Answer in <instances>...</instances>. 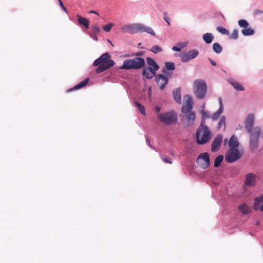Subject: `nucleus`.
Returning <instances> with one entry per match:
<instances>
[{
    "label": "nucleus",
    "mask_w": 263,
    "mask_h": 263,
    "mask_svg": "<svg viewBox=\"0 0 263 263\" xmlns=\"http://www.w3.org/2000/svg\"><path fill=\"white\" fill-rule=\"evenodd\" d=\"M201 113H202V120H204V118L209 117L208 114L207 112H205L204 111L202 110Z\"/></svg>",
    "instance_id": "nucleus-44"
},
{
    "label": "nucleus",
    "mask_w": 263,
    "mask_h": 263,
    "mask_svg": "<svg viewBox=\"0 0 263 263\" xmlns=\"http://www.w3.org/2000/svg\"><path fill=\"white\" fill-rule=\"evenodd\" d=\"M223 159V157L222 155H220L217 157L214 161V166L217 167L219 166L220 163L222 161Z\"/></svg>",
    "instance_id": "nucleus-34"
},
{
    "label": "nucleus",
    "mask_w": 263,
    "mask_h": 263,
    "mask_svg": "<svg viewBox=\"0 0 263 263\" xmlns=\"http://www.w3.org/2000/svg\"><path fill=\"white\" fill-rule=\"evenodd\" d=\"M198 164L202 168H206L210 164V158L208 153L201 154L196 160Z\"/></svg>",
    "instance_id": "nucleus-9"
},
{
    "label": "nucleus",
    "mask_w": 263,
    "mask_h": 263,
    "mask_svg": "<svg viewBox=\"0 0 263 263\" xmlns=\"http://www.w3.org/2000/svg\"><path fill=\"white\" fill-rule=\"evenodd\" d=\"M203 40L206 44H210L213 41L214 37L211 33H206L203 35Z\"/></svg>",
    "instance_id": "nucleus-25"
},
{
    "label": "nucleus",
    "mask_w": 263,
    "mask_h": 263,
    "mask_svg": "<svg viewBox=\"0 0 263 263\" xmlns=\"http://www.w3.org/2000/svg\"><path fill=\"white\" fill-rule=\"evenodd\" d=\"M88 81H89L88 78L85 79L84 80H83L80 83L76 85L74 87L69 89L68 91H70L73 90L79 89L84 87V86H85L87 85V84L88 82Z\"/></svg>",
    "instance_id": "nucleus-27"
},
{
    "label": "nucleus",
    "mask_w": 263,
    "mask_h": 263,
    "mask_svg": "<svg viewBox=\"0 0 263 263\" xmlns=\"http://www.w3.org/2000/svg\"><path fill=\"white\" fill-rule=\"evenodd\" d=\"M139 31L145 32L153 36L155 35V32L153 29L150 27L145 26L143 25L140 24Z\"/></svg>",
    "instance_id": "nucleus-20"
},
{
    "label": "nucleus",
    "mask_w": 263,
    "mask_h": 263,
    "mask_svg": "<svg viewBox=\"0 0 263 263\" xmlns=\"http://www.w3.org/2000/svg\"><path fill=\"white\" fill-rule=\"evenodd\" d=\"M77 20L80 25H83L86 29L89 28V21L86 18L83 17L79 15H77Z\"/></svg>",
    "instance_id": "nucleus-22"
},
{
    "label": "nucleus",
    "mask_w": 263,
    "mask_h": 263,
    "mask_svg": "<svg viewBox=\"0 0 263 263\" xmlns=\"http://www.w3.org/2000/svg\"><path fill=\"white\" fill-rule=\"evenodd\" d=\"M140 24L125 25L120 28L122 33L134 34L139 31Z\"/></svg>",
    "instance_id": "nucleus-8"
},
{
    "label": "nucleus",
    "mask_w": 263,
    "mask_h": 263,
    "mask_svg": "<svg viewBox=\"0 0 263 263\" xmlns=\"http://www.w3.org/2000/svg\"><path fill=\"white\" fill-rule=\"evenodd\" d=\"M138 45H139V46H141V43H139V44H138Z\"/></svg>",
    "instance_id": "nucleus-55"
},
{
    "label": "nucleus",
    "mask_w": 263,
    "mask_h": 263,
    "mask_svg": "<svg viewBox=\"0 0 263 263\" xmlns=\"http://www.w3.org/2000/svg\"><path fill=\"white\" fill-rule=\"evenodd\" d=\"M213 49L216 53H220L222 50V48L219 44L215 43L213 45Z\"/></svg>",
    "instance_id": "nucleus-30"
},
{
    "label": "nucleus",
    "mask_w": 263,
    "mask_h": 263,
    "mask_svg": "<svg viewBox=\"0 0 263 263\" xmlns=\"http://www.w3.org/2000/svg\"><path fill=\"white\" fill-rule=\"evenodd\" d=\"M198 51L196 50H192L181 55L182 62H188L195 58L198 54Z\"/></svg>",
    "instance_id": "nucleus-13"
},
{
    "label": "nucleus",
    "mask_w": 263,
    "mask_h": 263,
    "mask_svg": "<svg viewBox=\"0 0 263 263\" xmlns=\"http://www.w3.org/2000/svg\"><path fill=\"white\" fill-rule=\"evenodd\" d=\"M223 112V109H221V107H219L218 110L214 113L212 116V119L213 120H216L218 119L219 117L220 114Z\"/></svg>",
    "instance_id": "nucleus-33"
},
{
    "label": "nucleus",
    "mask_w": 263,
    "mask_h": 263,
    "mask_svg": "<svg viewBox=\"0 0 263 263\" xmlns=\"http://www.w3.org/2000/svg\"><path fill=\"white\" fill-rule=\"evenodd\" d=\"M250 134V147L252 149H256L258 146V138L260 135V130L258 127H255Z\"/></svg>",
    "instance_id": "nucleus-7"
},
{
    "label": "nucleus",
    "mask_w": 263,
    "mask_h": 263,
    "mask_svg": "<svg viewBox=\"0 0 263 263\" xmlns=\"http://www.w3.org/2000/svg\"><path fill=\"white\" fill-rule=\"evenodd\" d=\"M228 139H224V144L226 145L227 143Z\"/></svg>",
    "instance_id": "nucleus-52"
},
{
    "label": "nucleus",
    "mask_w": 263,
    "mask_h": 263,
    "mask_svg": "<svg viewBox=\"0 0 263 263\" xmlns=\"http://www.w3.org/2000/svg\"><path fill=\"white\" fill-rule=\"evenodd\" d=\"M239 26L243 28H246L249 26L248 22L245 20H240L238 21Z\"/></svg>",
    "instance_id": "nucleus-36"
},
{
    "label": "nucleus",
    "mask_w": 263,
    "mask_h": 263,
    "mask_svg": "<svg viewBox=\"0 0 263 263\" xmlns=\"http://www.w3.org/2000/svg\"><path fill=\"white\" fill-rule=\"evenodd\" d=\"M144 54V52L143 51H140V52H137L136 54H135V55H136L137 57H141V56H142Z\"/></svg>",
    "instance_id": "nucleus-46"
},
{
    "label": "nucleus",
    "mask_w": 263,
    "mask_h": 263,
    "mask_svg": "<svg viewBox=\"0 0 263 263\" xmlns=\"http://www.w3.org/2000/svg\"><path fill=\"white\" fill-rule=\"evenodd\" d=\"M155 109L157 112H159L161 110V108L159 106H156Z\"/></svg>",
    "instance_id": "nucleus-49"
},
{
    "label": "nucleus",
    "mask_w": 263,
    "mask_h": 263,
    "mask_svg": "<svg viewBox=\"0 0 263 263\" xmlns=\"http://www.w3.org/2000/svg\"><path fill=\"white\" fill-rule=\"evenodd\" d=\"M157 71L150 67H145L143 69L142 75L146 79H151L156 75Z\"/></svg>",
    "instance_id": "nucleus-16"
},
{
    "label": "nucleus",
    "mask_w": 263,
    "mask_h": 263,
    "mask_svg": "<svg viewBox=\"0 0 263 263\" xmlns=\"http://www.w3.org/2000/svg\"><path fill=\"white\" fill-rule=\"evenodd\" d=\"M238 37V30L237 29H235L233 30L232 33L230 36V39L236 40Z\"/></svg>",
    "instance_id": "nucleus-40"
},
{
    "label": "nucleus",
    "mask_w": 263,
    "mask_h": 263,
    "mask_svg": "<svg viewBox=\"0 0 263 263\" xmlns=\"http://www.w3.org/2000/svg\"><path fill=\"white\" fill-rule=\"evenodd\" d=\"M225 127H226V118L223 116H222V117H221L220 121L219 122L218 128L219 129L223 128V129H224Z\"/></svg>",
    "instance_id": "nucleus-32"
},
{
    "label": "nucleus",
    "mask_w": 263,
    "mask_h": 263,
    "mask_svg": "<svg viewBox=\"0 0 263 263\" xmlns=\"http://www.w3.org/2000/svg\"><path fill=\"white\" fill-rule=\"evenodd\" d=\"M164 15H165V16L164 17V20L167 22V24L168 25H170V22L168 21V18L166 16V13H164Z\"/></svg>",
    "instance_id": "nucleus-48"
},
{
    "label": "nucleus",
    "mask_w": 263,
    "mask_h": 263,
    "mask_svg": "<svg viewBox=\"0 0 263 263\" xmlns=\"http://www.w3.org/2000/svg\"><path fill=\"white\" fill-rule=\"evenodd\" d=\"M135 104L137 106V107L138 108L139 110L141 112V114L143 115H145V107L143 105L140 104L138 102L136 101L135 102Z\"/></svg>",
    "instance_id": "nucleus-31"
},
{
    "label": "nucleus",
    "mask_w": 263,
    "mask_h": 263,
    "mask_svg": "<svg viewBox=\"0 0 263 263\" xmlns=\"http://www.w3.org/2000/svg\"><path fill=\"white\" fill-rule=\"evenodd\" d=\"M156 80L157 85L161 90H163L168 83V79L167 77L162 74H159L156 76Z\"/></svg>",
    "instance_id": "nucleus-12"
},
{
    "label": "nucleus",
    "mask_w": 263,
    "mask_h": 263,
    "mask_svg": "<svg viewBox=\"0 0 263 263\" xmlns=\"http://www.w3.org/2000/svg\"><path fill=\"white\" fill-rule=\"evenodd\" d=\"M184 47V45L182 44H179L177 46H174L172 50L176 51H180L181 49Z\"/></svg>",
    "instance_id": "nucleus-41"
},
{
    "label": "nucleus",
    "mask_w": 263,
    "mask_h": 263,
    "mask_svg": "<svg viewBox=\"0 0 263 263\" xmlns=\"http://www.w3.org/2000/svg\"><path fill=\"white\" fill-rule=\"evenodd\" d=\"M239 144V143L238 141L237 137L234 135L232 136L230 139L228 143L230 148H238Z\"/></svg>",
    "instance_id": "nucleus-17"
},
{
    "label": "nucleus",
    "mask_w": 263,
    "mask_h": 263,
    "mask_svg": "<svg viewBox=\"0 0 263 263\" xmlns=\"http://www.w3.org/2000/svg\"><path fill=\"white\" fill-rule=\"evenodd\" d=\"M145 65V61L143 59L136 57L133 59H128L124 61L123 64L120 69H139Z\"/></svg>",
    "instance_id": "nucleus-3"
},
{
    "label": "nucleus",
    "mask_w": 263,
    "mask_h": 263,
    "mask_svg": "<svg viewBox=\"0 0 263 263\" xmlns=\"http://www.w3.org/2000/svg\"><path fill=\"white\" fill-rule=\"evenodd\" d=\"M146 61L147 65L149 66L148 67L152 68L157 70L159 69V65L152 58L148 57L146 58Z\"/></svg>",
    "instance_id": "nucleus-21"
},
{
    "label": "nucleus",
    "mask_w": 263,
    "mask_h": 263,
    "mask_svg": "<svg viewBox=\"0 0 263 263\" xmlns=\"http://www.w3.org/2000/svg\"><path fill=\"white\" fill-rule=\"evenodd\" d=\"M254 115L251 114H249L245 121V128L248 133H251L253 130L252 127L254 122Z\"/></svg>",
    "instance_id": "nucleus-14"
},
{
    "label": "nucleus",
    "mask_w": 263,
    "mask_h": 263,
    "mask_svg": "<svg viewBox=\"0 0 263 263\" xmlns=\"http://www.w3.org/2000/svg\"><path fill=\"white\" fill-rule=\"evenodd\" d=\"M146 143L147 144V145H148L149 146H150V147H152V148H153V146H152V144H151L150 140H149V139L148 138H147L146 139Z\"/></svg>",
    "instance_id": "nucleus-47"
},
{
    "label": "nucleus",
    "mask_w": 263,
    "mask_h": 263,
    "mask_svg": "<svg viewBox=\"0 0 263 263\" xmlns=\"http://www.w3.org/2000/svg\"><path fill=\"white\" fill-rule=\"evenodd\" d=\"M211 133L209 127L205 125V121L202 120L201 124L196 132L197 142L199 144H204L211 138Z\"/></svg>",
    "instance_id": "nucleus-2"
},
{
    "label": "nucleus",
    "mask_w": 263,
    "mask_h": 263,
    "mask_svg": "<svg viewBox=\"0 0 263 263\" xmlns=\"http://www.w3.org/2000/svg\"><path fill=\"white\" fill-rule=\"evenodd\" d=\"M149 50L153 52L154 53L156 54L157 53L161 52L162 51V49L161 47H160L159 46L155 45V46H153L149 49Z\"/></svg>",
    "instance_id": "nucleus-35"
},
{
    "label": "nucleus",
    "mask_w": 263,
    "mask_h": 263,
    "mask_svg": "<svg viewBox=\"0 0 263 263\" xmlns=\"http://www.w3.org/2000/svg\"><path fill=\"white\" fill-rule=\"evenodd\" d=\"M186 115H184L183 118L186 120L189 123H193L196 118V114L194 112H190Z\"/></svg>",
    "instance_id": "nucleus-24"
},
{
    "label": "nucleus",
    "mask_w": 263,
    "mask_h": 263,
    "mask_svg": "<svg viewBox=\"0 0 263 263\" xmlns=\"http://www.w3.org/2000/svg\"><path fill=\"white\" fill-rule=\"evenodd\" d=\"M108 42L110 43V44L112 46H114V45L113 44L111 43V42L109 40H108Z\"/></svg>",
    "instance_id": "nucleus-53"
},
{
    "label": "nucleus",
    "mask_w": 263,
    "mask_h": 263,
    "mask_svg": "<svg viewBox=\"0 0 263 263\" xmlns=\"http://www.w3.org/2000/svg\"><path fill=\"white\" fill-rule=\"evenodd\" d=\"M114 26V24L109 23L103 26V30L106 32H109L111 28Z\"/></svg>",
    "instance_id": "nucleus-39"
},
{
    "label": "nucleus",
    "mask_w": 263,
    "mask_h": 263,
    "mask_svg": "<svg viewBox=\"0 0 263 263\" xmlns=\"http://www.w3.org/2000/svg\"><path fill=\"white\" fill-rule=\"evenodd\" d=\"M174 99L175 101L179 104L181 103V90L179 88L174 90L173 92Z\"/></svg>",
    "instance_id": "nucleus-19"
},
{
    "label": "nucleus",
    "mask_w": 263,
    "mask_h": 263,
    "mask_svg": "<svg viewBox=\"0 0 263 263\" xmlns=\"http://www.w3.org/2000/svg\"><path fill=\"white\" fill-rule=\"evenodd\" d=\"M241 32L243 35L249 36L254 34V30L253 28L247 27L242 29Z\"/></svg>",
    "instance_id": "nucleus-29"
},
{
    "label": "nucleus",
    "mask_w": 263,
    "mask_h": 263,
    "mask_svg": "<svg viewBox=\"0 0 263 263\" xmlns=\"http://www.w3.org/2000/svg\"><path fill=\"white\" fill-rule=\"evenodd\" d=\"M158 118L159 120L166 125H171L177 121V115L173 111L158 114Z\"/></svg>",
    "instance_id": "nucleus-5"
},
{
    "label": "nucleus",
    "mask_w": 263,
    "mask_h": 263,
    "mask_svg": "<svg viewBox=\"0 0 263 263\" xmlns=\"http://www.w3.org/2000/svg\"><path fill=\"white\" fill-rule=\"evenodd\" d=\"M59 1V4H60V5L61 6V7L62 8V9L63 10H64L65 12H67V9L66 8V7L64 6L61 0H58Z\"/></svg>",
    "instance_id": "nucleus-43"
},
{
    "label": "nucleus",
    "mask_w": 263,
    "mask_h": 263,
    "mask_svg": "<svg viewBox=\"0 0 263 263\" xmlns=\"http://www.w3.org/2000/svg\"><path fill=\"white\" fill-rule=\"evenodd\" d=\"M184 99V102L182 107L181 111L185 115L191 112L193 109V102L192 98L189 96H185Z\"/></svg>",
    "instance_id": "nucleus-10"
},
{
    "label": "nucleus",
    "mask_w": 263,
    "mask_h": 263,
    "mask_svg": "<svg viewBox=\"0 0 263 263\" xmlns=\"http://www.w3.org/2000/svg\"><path fill=\"white\" fill-rule=\"evenodd\" d=\"M257 176L255 174L250 173L245 176V184L248 187H253L256 184Z\"/></svg>",
    "instance_id": "nucleus-11"
},
{
    "label": "nucleus",
    "mask_w": 263,
    "mask_h": 263,
    "mask_svg": "<svg viewBox=\"0 0 263 263\" xmlns=\"http://www.w3.org/2000/svg\"><path fill=\"white\" fill-rule=\"evenodd\" d=\"M165 68L162 70V72L166 74L167 70H173L175 69V64L172 62H166L165 64Z\"/></svg>",
    "instance_id": "nucleus-28"
},
{
    "label": "nucleus",
    "mask_w": 263,
    "mask_h": 263,
    "mask_svg": "<svg viewBox=\"0 0 263 263\" xmlns=\"http://www.w3.org/2000/svg\"><path fill=\"white\" fill-rule=\"evenodd\" d=\"M194 91L197 98H203L206 93L205 82L202 80H195L194 82Z\"/></svg>",
    "instance_id": "nucleus-4"
},
{
    "label": "nucleus",
    "mask_w": 263,
    "mask_h": 263,
    "mask_svg": "<svg viewBox=\"0 0 263 263\" xmlns=\"http://www.w3.org/2000/svg\"><path fill=\"white\" fill-rule=\"evenodd\" d=\"M262 202H263V194L255 198L253 209L255 210H258L259 208L260 209V204Z\"/></svg>",
    "instance_id": "nucleus-23"
},
{
    "label": "nucleus",
    "mask_w": 263,
    "mask_h": 263,
    "mask_svg": "<svg viewBox=\"0 0 263 263\" xmlns=\"http://www.w3.org/2000/svg\"><path fill=\"white\" fill-rule=\"evenodd\" d=\"M259 224V221H257V222H256V225H258Z\"/></svg>",
    "instance_id": "nucleus-54"
},
{
    "label": "nucleus",
    "mask_w": 263,
    "mask_h": 263,
    "mask_svg": "<svg viewBox=\"0 0 263 263\" xmlns=\"http://www.w3.org/2000/svg\"><path fill=\"white\" fill-rule=\"evenodd\" d=\"M216 29L218 32H220L222 34H229V32L226 28L222 26H218L216 28Z\"/></svg>",
    "instance_id": "nucleus-37"
},
{
    "label": "nucleus",
    "mask_w": 263,
    "mask_h": 263,
    "mask_svg": "<svg viewBox=\"0 0 263 263\" xmlns=\"http://www.w3.org/2000/svg\"><path fill=\"white\" fill-rule=\"evenodd\" d=\"M161 159L163 160V161L165 163H169V164L172 163V162L171 159H170L168 157H162Z\"/></svg>",
    "instance_id": "nucleus-42"
},
{
    "label": "nucleus",
    "mask_w": 263,
    "mask_h": 263,
    "mask_svg": "<svg viewBox=\"0 0 263 263\" xmlns=\"http://www.w3.org/2000/svg\"><path fill=\"white\" fill-rule=\"evenodd\" d=\"M91 28H92L93 33L95 34L99 33L100 31V27L96 24L92 25L91 26Z\"/></svg>",
    "instance_id": "nucleus-38"
},
{
    "label": "nucleus",
    "mask_w": 263,
    "mask_h": 263,
    "mask_svg": "<svg viewBox=\"0 0 263 263\" xmlns=\"http://www.w3.org/2000/svg\"><path fill=\"white\" fill-rule=\"evenodd\" d=\"M111 56L107 52L102 54L93 62V65L97 66L96 72L101 73L112 67L115 65V62L110 59Z\"/></svg>",
    "instance_id": "nucleus-1"
},
{
    "label": "nucleus",
    "mask_w": 263,
    "mask_h": 263,
    "mask_svg": "<svg viewBox=\"0 0 263 263\" xmlns=\"http://www.w3.org/2000/svg\"><path fill=\"white\" fill-rule=\"evenodd\" d=\"M89 13H94V14H98L96 11H95L93 10H90L89 11Z\"/></svg>",
    "instance_id": "nucleus-51"
},
{
    "label": "nucleus",
    "mask_w": 263,
    "mask_h": 263,
    "mask_svg": "<svg viewBox=\"0 0 263 263\" xmlns=\"http://www.w3.org/2000/svg\"><path fill=\"white\" fill-rule=\"evenodd\" d=\"M218 101H219V105H220L219 107H221V109H223V104H222V99L219 98L218 99Z\"/></svg>",
    "instance_id": "nucleus-45"
},
{
    "label": "nucleus",
    "mask_w": 263,
    "mask_h": 263,
    "mask_svg": "<svg viewBox=\"0 0 263 263\" xmlns=\"http://www.w3.org/2000/svg\"><path fill=\"white\" fill-rule=\"evenodd\" d=\"M243 152H240L238 148H230L225 155L226 161L228 163L235 162L240 159Z\"/></svg>",
    "instance_id": "nucleus-6"
},
{
    "label": "nucleus",
    "mask_w": 263,
    "mask_h": 263,
    "mask_svg": "<svg viewBox=\"0 0 263 263\" xmlns=\"http://www.w3.org/2000/svg\"><path fill=\"white\" fill-rule=\"evenodd\" d=\"M238 210L244 215H247L252 211L251 208L246 203L240 205L238 206Z\"/></svg>",
    "instance_id": "nucleus-18"
},
{
    "label": "nucleus",
    "mask_w": 263,
    "mask_h": 263,
    "mask_svg": "<svg viewBox=\"0 0 263 263\" xmlns=\"http://www.w3.org/2000/svg\"><path fill=\"white\" fill-rule=\"evenodd\" d=\"M230 83L233 86V87L238 91H244L245 88L237 81L234 80H229Z\"/></svg>",
    "instance_id": "nucleus-26"
},
{
    "label": "nucleus",
    "mask_w": 263,
    "mask_h": 263,
    "mask_svg": "<svg viewBox=\"0 0 263 263\" xmlns=\"http://www.w3.org/2000/svg\"><path fill=\"white\" fill-rule=\"evenodd\" d=\"M210 63L211 64L213 65V66H216V62L213 61V60L210 59Z\"/></svg>",
    "instance_id": "nucleus-50"
},
{
    "label": "nucleus",
    "mask_w": 263,
    "mask_h": 263,
    "mask_svg": "<svg viewBox=\"0 0 263 263\" xmlns=\"http://www.w3.org/2000/svg\"><path fill=\"white\" fill-rule=\"evenodd\" d=\"M222 141V137L220 135H218L212 143L211 151L213 152L217 151L221 145Z\"/></svg>",
    "instance_id": "nucleus-15"
}]
</instances>
